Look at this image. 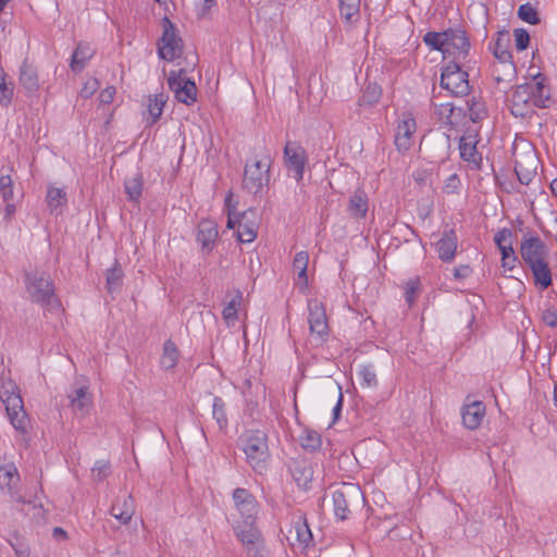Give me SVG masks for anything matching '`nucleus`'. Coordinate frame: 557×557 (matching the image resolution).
Returning a JSON list of instances; mask_svg holds the SVG:
<instances>
[{
  "label": "nucleus",
  "mask_w": 557,
  "mask_h": 557,
  "mask_svg": "<svg viewBox=\"0 0 557 557\" xmlns=\"http://www.w3.org/2000/svg\"><path fill=\"white\" fill-rule=\"evenodd\" d=\"M297 540L301 544H308L312 540L311 531L306 521L297 522L295 525Z\"/></svg>",
  "instance_id": "nucleus-48"
},
{
  "label": "nucleus",
  "mask_w": 557,
  "mask_h": 557,
  "mask_svg": "<svg viewBox=\"0 0 557 557\" xmlns=\"http://www.w3.org/2000/svg\"><path fill=\"white\" fill-rule=\"evenodd\" d=\"M528 268L532 272L534 284L536 286H540L542 289H546L552 285V271L547 259L535 263H530L528 264Z\"/></svg>",
  "instance_id": "nucleus-24"
},
{
  "label": "nucleus",
  "mask_w": 557,
  "mask_h": 557,
  "mask_svg": "<svg viewBox=\"0 0 557 557\" xmlns=\"http://www.w3.org/2000/svg\"><path fill=\"white\" fill-rule=\"evenodd\" d=\"M24 278L27 296L33 302L45 308L59 305L53 281L48 272L36 269L26 272Z\"/></svg>",
  "instance_id": "nucleus-2"
},
{
  "label": "nucleus",
  "mask_w": 557,
  "mask_h": 557,
  "mask_svg": "<svg viewBox=\"0 0 557 557\" xmlns=\"http://www.w3.org/2000/svg\"><path fill=\"white\" fill-rule=\"evenodd\" d=\"M225 206H226V209H227V228H235V225L237 224L238 225V219H234L233 215H235V209H236V206L235 205H232V195L230 194L226 198H225Z\"/></svg>",
  "instance_id": "nucleus-54"
},
{
  "label": "nucleus",
  "mask_w": 557,
  "mask_h": 557,
  "mask_svg": "<svg viewBox=\"0 0 557 557\" xmlns=\"http://www.w3.org/2000/svg\"><path fill=\"white\" fill-rule=\"evenodd\" d=\"M461 188V181L457 174L449 175L443 186L444 193L447 195L458 194Z\"/></svg>",
  "instance_id": "nucleus-47"
},
{
  "label": "nucleus",
  "mask_w": 557,
  "mask_h": 557,
  "mask_svg": "<svg viewBox=\"0 0 557 557\" xmlns=\"http://www.w3.org/2000/svg\"><path fill=\"white\" fill-rule=\"evenodd\" d=\"M169 88L174 92L177 101L187 106L193 104L197 99L196 84L185 77V70L171 71L168 76Z\"/></svg>",
  "instance_id": "nucleus-7"
},
{
  "label": "nucleus",
  "mask_w": 557,
  "mask_h": 557,
  "mask_svg": "<svg viewBox=\"0 0 557 557\" xmlns=\"http://www.w3.org/2000/svg\"><path fill=\"white\" fill-rule=\"evenodd\" d=\"M535 83H529L532 87L533 104L537 108H546L549 102V95L544 94V77L537 74L534 77Z\"/></svg>",
  "instance_id": "nucleus-33"
},
{
  "label": "nucleus",
  "mask_w": 557,
  "mask_h": 557,
  "mask_svg": "<svg viewBox=\"0 0 557 557\" xmlns=\"http://www.w3.org/2000/svg\"><path fill=\"white\" fill-rule=\"evenodd\" d=\"M342 17L350 22L360 16V0H339Z\"/></svg>",
  "instance_id": "nucleus-39"
},
{
  "label": "nucleus",
  "mask_w": 557,
  "mask_h": 557,
  "mask_svg": "<svg viewBox=\"0 0 557 557\" xmlns=\"http://www.w3.org/2000/svg\"><path fill=\"white\" fill-rule=\"evenodd\" d=\"M233 499L242 517V521H237L235 525L236 535L245 547L247 557H258L262 547V537L255 524L257 502L246 488H236Z\"/></svg>",
  "instance_id": "nucleus-1"
},
{
  "label": "nucleus",
  "mask_w": 557,
  "mask_h": 557,
  "mask_svg": "<svg viewBox=\"0 0 557 557\" xmlns=\"http://www.w3.org/2000/svg\"><path fill=\"white\" fill-rule=\"evenodd\" d=\"M143 175L136 173L124 182L125 194L129 201L138 202L143 193Z\"/></svg>",
  "instance_id": "nucleus-32"
},
{
  "label": "nucleus",
  "mask_w": 557,
  "mask_h": 557,
  "mask_svg": "<svg viewBox=\"0 0 557 557\" xmlns=\"http://www.w3.org/2000/svg\"><path fill=\"white\" fill-rule=\"evenodd\" d=\"M284 154L288 171L297 182L301 181L307 161L305 150L298 145L287 144L284 149Z\"/></svg>",
  "instance_id": "nucleus-17"
},
{
  "label": "nucleus",
  "mask_w": 557,
  "mask_h": 557,
  "mask_svg": "<svg viewBox=\"0 0 557 557\" xmlns=\"http://www.w3.org/2000/svg\"><path fill=\"white\" fill-rule=\"evenodd\" d=\"M67 398L75 416L85 417L92 406V397L86 384L74 383Z\"/></svg>",
  "instance_id": "nucleus-13"
},
{
  "label": "nucleus",
  "mask_w": 557,
  "mask_h": 557,
  "mask_svg": "<svg viewBox=\"0 0 557 557\" xmlns=\"http://www.w3.org/2000/svg\"><path fill=\"white\" fill-rule=\"evenodd\" d=\"M114 95L115 87L109 86L100 92L99 100L101 103L109 104L113 101Z\"/></svg>",
  "instance_id": "nucleus-56"
},
{
  "label": "nucleus",
  "mask_w": 557,
  "mask_h": 557,
  "mask_svg": "<svg viewBox=\"0 0 557 557\" xmlns=\"http://www.w3.org/2000/svg\"><path fill=\"white\" fill-rule=\"evenodd\" d=\"M239 441L247 462L256 472L263 473L270 458L267 434L258 430L247 431L240 436Z\"/></svg>",
  "instance_id": "nucleus-3"
},
{
  "label": "nucleus",
  "mask_w": 557,
  "mask_h": 557,
  "mask_svg": "<svg viewBox=\"0 0 557 557\" xmlns=\"http://www.w3.org/2000/svg\"><path fill=\"white\" fill-rule=\"evenodd\" d=\"M533 94L530 84H521L516 87L510 99V112L516 117H525L530 115L533 110Z\"/></svg>",
  "instance_id": "nucleus-9"
},
{
  "label": "nucleus",
  "mask_w": 557,
  "mask_h": 557,
  "mask_svg": "<svg viewBox=\"0 0 557 557\" xmlns=\"http://www.w3.org/2000/svg\"><path fill=\"white\" fill-rule=\"evenodd\" d=\"M332 498L335 516L341 520H345L350 512L348 507L347 491L336 490L333 492Z\"/></svg>",
  "instance_id": "nucleus-35"
},
{
  "label": "nucleus",
  "mask_w": 557,
  "mask_h": 557,
  "mask_svg": "<svg viewBox=\"0 0 557 557\" xmlns=\"http://www.w3.org/2000/svg\"><path fill=\"white\" fill-rule=\"evenodd\" d=\"M243 299V294L239 289L235 290L233 298L226 304L222 311L223 319L230 323L237 320V312Z\"/></svg>",
  "instance_id": "nucleus-40"
},
{
  "label": "nucleus",
  "mask_w": 557,
  "mask_h": 557,
  "mask_svg": "<svg viewBox=\"0 0 557 557\" xmlns=\"http://www.w3.org/2000/svg\"><path fill=\"white\" fill-rule=\"evenodd\" d=\"M173 32H174V25L172 24V22L168 17H164L163 18V33H162V35H173Z\"/></svg>",
  "instance_id": "nucleus-62"
},
{
  "label": "nucleus",
  "mask_w": 557,
  "mask_h": 557,
  "mask_svg": "<svg viewBox=\"0 0 557 557\" xmlns=\"http://www.w3.org/2000/svg\"><path fill=\"white\" fill-rule=\"evenodd\" d=\"M300 444L305 449L314 451L321 446V436L315 431H305L300 436Z\"/></svg>",
  "instance_id": "nucleus-44"
},
{
  "label": "nucleus",
  "mask_w": 557,
  "mask_h": 557,
  "mask_svg": "<svg viewBox=\"0 0 557 557\" xmlns=\"http://www.w3.org/2000/svg\"><path fill=\"white\" fill-rule=\"evenodd\" d=\"M368 196L362 189H357L349 199L348 212L355 219H363L368 212Z\"/></svg>",
  "instance_id": "nucleus-27"
},
{
  "label": "nucleus",
  "mask_w": 557,
  "mask_h": 557,
  "mask_svg": "<svg viewBox=\"0 0 557 557\" xmlns=\"http://www.w3.org/2000/svg\"><path fill=\"white\" fill-rule=\"evenodd\" d=\"M8 417L14 429L25 433L28 425V418L24 410L23 399L17 393H10L3 398Z\"/></svg>",
  "instance_id": "nucleus-10"
},
{
  "label": "nucleus",
  "mask_w": 557,
  "mask_h": 557,
  "mask_svg": "<svg viewBox=\"0 0 557 557\" xmlns=\"http://www.w3.org/2000/svg\"><path fill=\"white\" fill-rule=\"evenodd\" d=\"M468 73L457 62H449L442 71L441 87L453 96L463 97L470 91Z\"/></svg>",
  "instance_id": "nucleus-6"
},
{
  "label": "nucleus",
  "mask_w": 557,
  "mask_h": 557,
  "mask_svg": "<svg viewBox=\"0 0 557 557\" xmlns=\"http://www.w3.org/2000/svg\"><path fill=\"white\" fill-rule=\"evenodd\" d=\"M460 158L468 162L479 166L482 160L481 154L476 150V143L472 138H460L459 144Z\"/></svg>",
  "instance_id": "nucleus-28"
},
{
  "label": "nucleus",
  "mask_w": 557,
  "mask_h": 557,
  "mask_svg": "<svg viewBox=\"0 0 557 557\" xmlns=\"http://www.w3.org/2000/svg\"><path fill=\"white\" fill-rule=\"evenodd\" d=\"M212 417L216 421L220 430L227 426V417L225 412V403L221 397H214L212 406Z\"/></svg>",
  "instance_id": "nucleus-42"
},
{
  "label": "nucleus",
  "mask_w": 557,
  "mask_h": 557,
  "mask_svg": "<svg viewBox=\"0 0 557 557\" xmlns=\"http://www.w3.org/2000/svg\"><path fill=\"white\" fill-rule=\"evenodd\" d=\"M518 16L523 22L535 25L540 23L539 13L531 3L521 4L518 9Z\"/></svg>",
  "instance_id": "nucleus-45"
},
{
  "label": "nucleus",
  "mask_w": 557,
  "mask_h": 557,
  "mask_svg": "<svg viewBox=\"0 0 557 557\" xmlns=\"http://www.w3.org/2000/svg\"><path fill=\"white\" fill-rule=\"evenodd\" d=\"M15 554L17 557H30V552L27 547H16Z\"/></svg>",
  "instance_id": "nucleus-64"
},
{
  "label": "nucleus",
  "mask_w": 557,
  "mask_h": 557,
  "mask_svg": "<svg viewBox=\"0 0 557 557\" xmlns=\"http://www.w3.org/2000/svg\"><path fill=\"white\" fill-rule=\"evenodd\" d=\"M382 96V89L376 83H369L362 90V95L358 100L359 106H373L379 102Z\"/></svg>",
  "instance_id": "nucleus-36"
},
{
  "label": "nucleus",
  "mask_w": 557,
  "mask_h": 557,
  "mask_svg": "<svg viewBox=\"0 0 557 557\" xmlns=\"http://www.w3.org/2000/svg\"><path fill=\"white\" fill-rule=\"evenodd\" d=\"M543 321L548 326L557 325V312L555 310H546L543 312Z\"/></svg>",
  "instance_id": "nucleus-58"
},
{
  "label": "nucleus",
  "mask_w": 557,
  "mask_h": 557,
  "mask_svg": "<svg viewBox=\"0 0 557 557\" xmlns=\"http://www.w3.org/2000/svg\"><path fill=\"white\" fill-rule=\"evenodd\" d=\"M423 40L432 49L441 51L443 53V58H445V37H423Z\"/></svg>",
  "instance_id": "nucleus-52"
},
{
  "label": "nucleus",
  "mask_w": 557,
  "mask_h": 557,
  "mask_svg": "<svg viewBox=\"0 0 557 557\" xmlns=\"http://www.w3.org/2000/svg\"><path fill=\"white\" fill-rule=\"evenodd\" d=\"M520 255L528 265L547 259L548 249L539 236H524L520 244Z\"/></svg>",
  "instance_id": "nucleus-12"
},
{
  "label": "nucleus",
  "mask_w": 557,
  "mask_h": 557,
  "mask_svg": "<svg viewBox=\"0 0 557 557\" xmlns=\"http://www.w3.org/2000/svg\"><path fill=\"white\" fill-rule=\"evenodd\" d=\"M537 157L533 150L519 154L515 159V172L519 182L529 185L536 175Z\"/></svg>",
  "instance_id": "nucleus-14"
},
{
  "label": "nucleus",
  "mask_w": 557,
  "mask_h": 557,
  "mask_svg": "<svg viewBox=\"0 0 557 557\" xmlns=\"http://www.w3.org/2000/svg\"><path fill=\"white\" fill-rule=\"evenodd\" d=\"M178 356L177 346L171 339H168L163 345V354L160 360L161 367L165 370L173 369L177 363Z\"/></svg>",
  "instance_id": "nucleus-34"
},
{
  "label": "nucleus",
  "mask_w": 557,
  "mask_h": 557,
  "mask_svg": "<svg viewBox=\"0 0 557 557\" xmlns=\"http://www.w3.org/2000/svg\"><path fill=\"white\" fill-rule=\"evenodd\" d=\"M100 87V83L97 78H89L81 89V96L85 99L90 98Z\"/></svg>",
  "instance_id": "nucleus-51"
},
{
  "label": "nucleus",
  "mask_w": 557,
  "mask_h": 557,
  "mask_svg": "<svg viewBox=\"0 0 557 557\" xmlns=\"http://www.w3.org/2000/svg\"><path fill=\"white\" fill-rule=\"evenodd\" d=\"M531 37H516V49L518 51L525 50L530 45Z\"/></svg>",
  "instance_id": "nucleus-61"
},
{
  "label": "nucleus",
  "mask_w": 557,
  "mask_h": 557,
  "mask_svg": "<svg viewBox=\"0 0 557 557\" xmlns=\"http://www.w3.org/2000/svg\"><path fill=\"white\" fill-rule=\"evenodd\" d=\"M135 512L134 499L131 495L123 496L122 499L117 498L111 507V515L126 524L131 521Z\"/></svg>",
  "instance_id": "nucleus-23"
},
{
  "label": "nucleus",
  "mask_w": 557,
  "mask_h": 557,
  "mask_svg": "<svg viewBox=\"0 0 557 557\" xmlns=\"http://www.w3.org/2000/svg\"><path fill=\"white\" fill-rule=\"evenodd\" d=\"M484 416L485 405L479 400L466 403L461 409L462 423L469 430L478 429Z\"/></svg>",
  "instance_id": "nucleus-20"
},
{
  "label": "nucleus",
  "mask_w": 557,
  "mask_h": 557,
  "mask_svg": "<svg viewBox=\"0 0 557 557\" xmlns=\"http://www.w3.org/2000/svg\"><path fill=\"white\" fill-rule=\"evenodd\" d=\"M47 202L52 213L66 203V194L61 188L51 187L48 189Z\"/></svg>",
  "instance_id": "nucleus-41"
},
{
  "label": "nucleus",
  "mask_w": 557,
  "mask_h": 557,
  "mask_svg": "<svg viewBox=\"0 0 557 557\" xmlns=\"http://www.w3.org/2000/svg\"><path fill=\"white\" fill-rule=\"evenodd\" d=\"M290 474L296 484L301 488H308L313 478V470L306 461H294L289 466Z\"/></svg>",
  "instance_id": "nucleus-26"
},
{
  "label": "nucleus",
  "mask_w": 557,
  "mask_h": 557,
  "mask_svg": "<svg viewBox=\"0 0 557 557\" xmlns=\"http://www.w3.org/2000/svg\"><path fill=\"white\" fill-rule=\"evenodd\" d=\"M446 48L445 58H453L450 62H457L458 64L465 60L470 50L469 37H445Z\"/></svg>",
  "instance_id": "nucleus-21"
},
{
  "label": "nucleus",
  "mask_w": 557,
  "mask_h": 557,
  "mask_svg": "<svg viewBox=\"0 0 557 557\" xmlns=\"http://www.w3.org/2000/svg\"><path fill=\"white\" fill-rule=\"evenodd\" d=\"M0 195L4 202L13 198V182L10 175L0 176Z\"/></svg>",
  "instance_id": "nucleus-46"
},
{
  "label": "nucleus",
  "mask_w": 557,
  "mask_h": 557,
  "mask_svg": "<svg viewBox=\"0 0 557 557\" xmlns=\"http://www.w3.org/2000/svg\"><path fill=\"white\" fill-rule=\"evenodd\" d=\"M470 273H471V268L469 265L465 264V265H460L455 269L454 276L459 280V278H465V277L469 276Z\"/></svg>",
  "instance_id": "nucleus-59"
},
{
  "label": "nucleus",
  "mask_w": 557,
  "mask_h": 557,
  "mask_svg": "<svg viewBox=\"0 0 557 557\" xmlns=\"http://www.w3.org/2000/svg\"><path fill=\"white\" fill-rule=\"evenodd\" d=\"M94 55V49L87 44L79 42L72 55L71 69L74 72H79L86 62Z\"/></svg>",
  "instance_id": "nucleus-30"
},
{
  "label": "nucleus",
  "mask_w": 557,
  "mask_h": 557,
  "mask_svg": "<svg viewBox=\"0 0 557 557\" xmlns=\"http://www.w3.org/2000/svg\"><path fill=\"white\" fill-rule=\"evenodd\" d=\"M416 129V120L410 114H404L397 125L395 135V145L399 151H407L411 147L412 135Z\"/></svg>",
  "instance_id": "nucleus-18"
},
{
  "label": "nucleus",
  "mask_w": 557,
  "mask_h": 557,
  "mask_svg": "<svg viewBox=\"0 0 557 557\" xmlns=\"http://www.w3.org/2000/svg\"><path fill=\"white\" fill-rule=\"evenodd\" d=\"M438 258L442 261L449 262L454 259L457 250V236L455 231L444 232L442 238L436 243Z\"/></svg>",
  "instance_id": "nucleus-22"
},
{
  "label": "nucleus",
  "mask_w": 557,
  "mask_h": 557,
  "mask_svg": "<svg viewBox=\"0 0 557 557\" xmlns=\"http://www.w3.org/2000/svg\"><path fill=\"white\" fill-rule=\"evenodd\" d=\"M164 104L165 98L163 95H156L153 97H149L147 120L150 125L156 123L160 119L163 112Z\"/></svg>",
  "instance_id": "nucleus-38"
},
{
  "label": "nucleus",
  "mask_w": 557,
  "mask_h": 557,
  "mask_svg": "<svg viewBox=\"0 0 557 557\" xmlns=\"http://www.w3.org/2000/svg\"><path fill=\"white\" fill-rule=\"evenodd\" d=\"M18 83L27 97H37L40 88L37 67L25 59L18 70Z\"/></svg>",
  "instance_id": "nucleus-15"
},
{
  "label": "nucleus",
  "mask_w": 557,
  "mask_h": 557,
  "mask_svg": "<svg viewBox=\"0 0 557 557\" xmlns=\"http://www.w3.org/2000/svg\"><path fill=\"white\" fill-rule=\"evenodd\" d=\"M426 150L429 157L434 163H443L449 157L450 137L446 133H437L428 138H423L420 148Z\"/></svg>",
  "instance_id": "nucleus-8"
},
{
  "label": "nucleus",
  "mask_w": 557,
  "mask_h": 557,
  "mask_svg": "<svg viewBox=\"0 0 557 557\" xmlns=\"http://www.w3.org/2000/svg\"><path fill=\"white\" fill-rule=\"evenodd\" d=\"M309 263V255L307 251H299L295 255L293 260L294 271L297 272L298 280L304 286L308 283L307 268Z\"/></svg>",
  "instance_id": "nucleus-37"
},
{
  "label": "nucleus",
  "mask_w": 557,
  "mask_h": 557,
  "mask_svg": "<svg viewBox=\"0 0 557 557\" xmlns=\"http://www.w3.org/2000/svg\"><path fill=\"white\" fill-rule=\"evenodd\" d=\"M157 48L160 59L173 62L182 55L184 44L182 37H159Z\"/></svg>",
  "instance_id": "nucleus-19"
},
{
  "label": "nucleus",
  "mask_w": 557,
  "mask_h": 557,
  "mask_svg": "<svg viewBox=\"0 0 557 557\" xmlns=\"http://www.w3.org/2000/svg\"><path fill=\"white\" fill-rule=\"evenodd\" d=\"M214 5H215V0H203V4H202V8H201V10H200V13H199V14H200L201 16L207 15V14H208V12L210 11V9H211L212 7H214Z\"/></svg>",
  "instance_id": "nucleus-63"
},
{
  "label": "nucleus",
  "mask_w": 557,
  "mask_h": 557,
  "mask_svg": "<svg viewBox=\"0 0 557 557\" xmlns=\"http://www.w3.org/2000/svg\"><path fill=\"white\" fill-rule=\"evenodd\" d=\"M110 473V463L108 461H97L92 468V476L97 481H102Z\"/></svg>",
  "instance_id": "nucleus-49"
},
{
  "label": "nucleus",
  "mask_w": 557,
  "mask_h": 557,
  "mask_svg": "<svg viewBox=\"0 0 557 557\" xmlns=\"http://www.w3.org/2000/svg\"><path fill=\"white\" fill-rule=\"evenodd\" d=\"M259 222L255 209L244 211L238 218L237 239L240 243H251L256 239Z\"/></svg>",
  "instance_id": "nucleus-16"
},
{
  "label": "nucleus",
  "mask_w": 557,
  "mask_h": 557,
  "mask_svg": "<svg viewBox=\"0 0 557 557\" xmlns=\"http://www.w3.org/2000/svg\"><path fill=\"white\" fill-rule=\"evenodd\" d=\"M18 481L20 475L14 463L11 462L0 467V488H7L11 493Z\"/></svg>",
  "instance_id": "nucleus-29"
},
{
  "label": "nucleus",
  "mask_w": 557,
  "mask_h": 557,
  "mask_svg": "<svg viewBox=\"0 0 557 557\" xmlns=\"http://www.w3.org/2000/svg\"><path fill=\"white\" fill-rule=\"evenodd\" d=\"M511 37H496L488 45L497 62L503 65V75L497 74V84L509 83L516 76V65L512 60Z\"/></svg>",
  "instance_id": "nucleus-4"
},
{
  "label": "nucleus",
  "mask_w": 557,
  "mask_h": 557,
  "mask_svg": "<svg viewBox=\"0 0 557 557\" xmlns=\"http://www.w3.org/2000/svg\"><path fill=\"white\" fill-rule=\"evenodd\" d=\"M338 388V398H337V403L333 409V416H334V420H337L338 417H339V413H341V410H342V406H343V393H342V388L341 386L337 387Z\"/></svg>",
  "instance_id": "nucleus-60"
},
{
  "label": "nucleus",
  "mask_w": 557,
  "mask_h": 557,
  "mask_svg": "<svg viewBox=\"0 0 557 557\" xmlns=\"http://www.w3.org/2000/svg\"><path fill=\"white\" fill-rule=\"evenodd\" d=\"M419 288L418 280H410L407 282L405 287V298L406 301L411 306L414 302L416 294Z\"/></svg>",
  "instance_id": "nucleus-53"
},
{
  "label": "nucleus",
  "mask_w": 557,
  "mask_h": 557,
  "mask_svg": "<svg viewBox=\"0 0 557 557\" xmlns=\"http://www.w3.org/2000/svg\"><path fill=\"white\" fill-rule=\"evenodd\" d=\"M502 252V260L511 259V261H518V258L512 248V243H508L506 246L498 247Z\"/></svg>",
  "instance_id": "nucleus-57"
},
{
  "label": "nucleus",
  "mask_w": 557,
  "mask_h": 557,
  "mask_svg": "<svg viewBox=\"0 0 557 557\" xmlns=\"http://www.w3.org/2000/svg\"><path fill=\"white\" fill-rule=\"evenodd\" d=\"M270 157L252 160L245 165L243 187L251 194H258L270 181Z\"/></svg>",
  "instance_id": "nucleus-5"
},
{
  "label": "nucleus",
  "mask_w": 557,
  "mask_h": 557,
  "mask_svg": "<svg viewBox=\"0 0 557 557\" xmlns=\"http://www.w3.org/2000/svg\"><path fill=\"white\" fill-rule=\"evenodd\" d=\"M308 310L310 333L317 335L320 341H325L329 335V325L324 307L318 300L311 299L308 301Z\"/></svg>",
  "instance_id": "nucleus-11"
},
{
  "label": "nucleus",
  "mask_w": 557,
  "mask_h": 557,
  "mask_svg": "<svg viewBox=\"0 0 557 557\" xmlns=\"http://www.w3.org/2000/svg\"><path fill=\"white\" fill-rule=\"evenodd\" d=\"M363 387H376L379 384L376 373L372 364L361 366L358 371Z\"/></svg>",
  "instance_id": "nucleus-43"
},
{
  "label": "nucleus",
  "mask_w": 557,
  "mask_h": 557,
  "mask_svg": "<svg viewBox=\"0 0 557 557\" xmlns=\"http://www.w3.org/2000/svg\"><path fill=\"white\" fill-rule=\"evenodd\" d=\"M124 273L117 261L114 262L113 267L108 269L106 272L107 289L110 294L121 290L123 285Z\"/></svg>",
  "instance_id": "nucleus-31"
},
{
  "label": "nucleus",
  "mask_w": 557,
  "mask_h": 557,
  "mask_svg": "<svg viewBox=\"0 0 557 557\" xmlns=\"http://www.w3.org/2000/svg\"><path fill=\"white\" fill-rule=\"evenodd\" d=\"M218 237V225L211 220H202L198 225L197 240L203 249L211 250Z\"/></svg>",
  "instance_id": "nucleus-25"
},
{
  "label": "nucleus",
  "mask_w": 557,
  "mask_h": 557,
  "mask_svg": "<svg viewBox=\"0 0 557 557\" xmlns=\"http://www.w3.org/2000/svg\"><path fill=\"white\" fill-rule=\"evenodd\" d=\"M511 237H512L511 230L504 227L495 234L494 240H495L497 247H502V246H506L508 243H512Z\"/></svg>",
  "instance_id": "nucleus-55"
},
{
  "label": "nucleus",
  "mask_w": 557,
  "mask_h": 557,
  "mask_svg": "<svg viewBox=\"0 0 557 557\" xmlns=\"http://www.w3.org/2000/svg\"><path fill=\"white\" fill-rule=\"evenodd\" d=\"M13 97V87L7 84L5 81L0 82V103L8 107Z\"/></svg>",
  "instance_id": "nucleus-50"
}]
</instances>
